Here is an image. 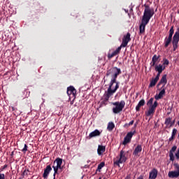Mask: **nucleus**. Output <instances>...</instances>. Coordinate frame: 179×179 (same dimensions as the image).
<instances>
[{"label": "nucleus", "mask_w": 179, "mask_h": 179, "mask_svg": "<svg viewBox=\"0 0 179 179\" xmlns=\"http://www.w3.org/2000/svg\"><path fill=\"white\" fill-rule=\"evenodd\" d=\"M160 57H161L160 55H153V57H152V59L151 60V64H150L151 67L155 66V64L157 62H159V59Z\"/></svg>", "instance_id": "nucleus-17"}, {"label": "nucleus", "mask_w": 179, "mask_h": 179, "mask_svg": "<svg viewBox=\"0 0 179 179\" xmlns=\"http://www.w3.org/2000/svg\"><path fill=\"white\" fill-rule=\"evenodd\" d=\"M116 79H117V78H114L113 79V84L117 83Z\"/></svg>", "instance_id": "nucleus-44"}, {"label": "nucleus", "mask_w": 179, "mask_h": 179, "mask_svg": "<svg viewBox=\"0 0 179 179\" xmlns=\"http://www.w3.org/2000/svg\"><path fill=\"white\" fill-rule=\"evenodd\" d=\"M159 80L157 78L151 79V82H150L149 87H153L155 86L156 83H157Z\"/></svg>", "instance_id": "nucleus-25"}, {"label": "nucleus", "mask_w": 179, "mask_h": 179, "mask_svg": "<svg viewBox=\"0 0 179 179\" xmlns=\"http://www.w3.org/2000/svg\"><path fill=\"white\" fill-rule=\"evenodd\" d=\"M51 171H52V167L50 166V165H47L44 170L43 177L44 178H48L49 173H50Z\"/></svg>", "instance_id": "nucleus-16"}, {"label": "nucleus", "mask_w": 179, "mask_h": 179, "mask_svg": "<svg viewBox=\"0 0 179 179\" xmlns=\"http://www.w3.org/2000/svg\"><path fill=\"white\" fill-rule=\"evenodd\" d=\"M178 43H179V32L176 31L173 36V41H172L173 51H176V50L178 49Z\"/></svg>", "instance_id": "nucleus-8"}, {"label": "nucleus", "mask_w": 179, "mask_h": 179, "mask_svg": "<svg viewBox=\"0 0 179 179\" xmlns=\"http://www.w3.org/2000/svg\"><path fill=\"white\" fill-rule=\"evenodd\" d=\"M171 122V117H167L166 118L164 124L166 125V127L169 126Z\"/></svg>", "instance_id": "nucleus-28"}, {"label": "nucleus", "mask_w": 179, "mask_h": 179, "mask_svg": "<svg viewBox=\"0 0 179 179\" xmlns=\"http://www.w3.org/2000/svg\"><path fill=\"white\" fill-rule=\"evenodd\" d=\"M113 72H114L113 76L115 78H117V76L122 73L120 69H118L117 67L113 68Z\"/></svg>", "instance_id": "nucleus-23"}, {"label": "nucleus", "mask_w": 179, "mask_h": 179, "mask_svg": "<svg viewBox=\"0 0 179 179\" xmlns=\"http://www.w3.org/2000/svg\"><path fill=\"white\" fill-rule=\"evenodd\" d=\"M166 94V88H161V92L155 96V99L156 100H159L163 98V96Z\"/></svg>", "instance_id": "nucleus-14"}, {"label": "nucleus", "mask_w": 179, "mask_h": 179, "mask_svg": "<svg viewBox=\"0 0 179 179\" xmlns=\"http://www.w3.org/2000/svg\"><path fill=\"white\" fill-rule=\"evenodd\" d=\"M101 135V132L98 129H95L94 131L90 133L89 134V138H94L99 136Z\"/></svg>", "instance_id": "nucleus-21"}, {"label": "nucleus", "mask_w": 179, "mask_h": 179, "mask_svg": "<svg viewBox=\"0 0 179 179\" xmlns=\"http://www.w3.org/2000/svg\"><path fill=\"white\" fill-rule=\"evenodd\" d=\"M127 13H128V10H126Z\"/></svg>", "instance_id": "nucleus-53"}, {"label": "nucleus", "mask_w": 179, "mask_h": 179, "mask_svg": "<svg viewBox=\"0 0 179 179\" xmlns=\"http://www.w3.org/2000/svg\"><path fill=\"white\" fill-rule=\"evenodd\" d=\"M178 126H179V121H178Z\"/></svg>", "instance_id": "nucleus-51"}, {"label": "nucleus", "mask_w": 179, "mask_h": 179, "mask_svg": "<svg viewBox=\"0 0 179 179\" xmlns=\"http://www.w3.org/2000/svg\"><path fill=\"white\" fill-rule=\"evenodd\" d=\"M143 150V148L141 145H138L135 148L134 151H133V155L139 156V153H141Z\"/></svg>", "instance_id": "nucleus-19"}, {"label": "nucleus", "mask_w": 179, "mask_h": 179, "mask_svg": "<svg viewBox=\"0 0 179 179\" xmlns=\"http://www.w3.org/2000/svg\"><path fill=\"white\" fill-rule=\"evenodd\" d=\"M177 150V146L174 145L171 150L169 152V157H170V160L171 162L175 161V157L173 152H175Z\"/></svg>", "instance_id": "nucleus-18"}, {"label": "nucleus", "mask_w": 179, "mask_h": 179, "mask_svg": "<svg viewBox=\"0 0 179 179\" xmlns=\"http://www.w3.org/2000/svg\"><path fill=\"white\" fill-rule=\"evenodd\" d=\"M175 30L174 27H171L170 31H169V36L168 37H166L164 39V48H166L169 47V45L171 44V42H173V35H174Z\"/></svg>", "instance_id": "nucleus-5"}, {"label": "nucleus", "mask_w": 179, "mask_h": 179, "mask_svg": "<svg viewBox=\"0 0 179 179\" xmlns=\"http://www.w3.org/2000/svg\"><path fill=\"white\" fill-rule=\"evenodd\" d=\"M107 130L111 131L113 130V122H110L107 126Z\"/></svg>", "instance_id": "nucleus-29"}, {"label": "nucleus", "mask_w": 179, "mask_h": 179, "mask_svg": "<svg viewBox=\"0 0 179 179\" xmlns=\"http://www.w3.org/2000/svg\"><path fill=\"white\" fill-rule=\"evenodd\" d=\"M104 152H106V147L103 145H99L97 148L98 155H101Z\"/></svg>", "instance_id": "nucleus-24"}, {"label": "nucleus", "mask_w": 179, "mask_h": 179, "mask_svg": "<svg viewBox=\"0 0 179 179\" xmlns=\"http://www.w3.org/2000/svg\"><path fill=\"white\" fill-rule=\"evenodd\" d=\"M105 165L106 164L104 162H101V164H99L97 166L96 171L101 172V169L103 168Z\"/></svg>", "instance_id": "nucleus-27"}, {"label": "nucleus", "mask_w": 179, "mask_h": 179, "mask_svg": "<svg viewBox=\"0 0 179 179\" xmlns=\"http://www.w3.org/2000/svg\"><path fill=\"white\" fill-rule=\"evenodd\" d=\"M122 48H126V47L122 46V45H121L120 46H119V48H116V50L113 52V57L117 55L120 53V52L121 51V49Z\"/></svg>", "instance_id": "nucleus-26"}, {"label": "nucleus", "mask_w": 179, "mask_h": 179, "mask_svg": "<svg viewBox=\"0 0 179 179\" xmlns=\"http://www.w3.org/2000/svg\"><path fill=\"white\" fill-rule=\"evenodd\" d=\"M127 159L126 153L123 150H122L120 151L119 160L118 162H114V166H118L120 167V164L127 162Z\"/></svg>", "instance_id": "nucleus-6"}, {"label": "nucleus", "mask_w": 179, "mask_h": 179, "mask_svg": "<svg viewBox=\"0 0 179 179\" xmlns=\"http://www.w3.org/2000/svg\"><path fill=\"white\" fill-rule=\"evenodd\" d=\"M98 179H101V178H98Z\"/></svg>", "instance_id": "nucleus-54"}, {"label": "nucleus", "mask_w": 179, "mask_h": 179, "mask_svg": "<svg viewBox=\"0 0 179 179\" xmlns=\"http://www.w3.org/2000/svg\"><path fill=\"white\" fill-rule=\"evenodd\" d=\"M137 179H144V178H143V176L141 175Z\"/></svg>", "instance_id": "nucleus-45"}, {"label": "nucleus", "mask_w": 179, "mask_h": 179, "mask_svg": "<svg viewBox=\"0 0 179 179\" xmlns=\"http://www.w3.org/2000/svg\"><path fill=\"white\" fill-rule=\"evenodd\" d=\"M112 85H113V79L110 80V83L109 85V88H108L107 92L104 94L101 99V105L106 106L108 104V99L113 94V90H112Z\"/></svg>", "instance_id": "nucleus-2"}, {"label": "nucleus", "mask_w": 179, "mask_h": 179, "mask_svg": "<svg viewBox=\"0 0 179 179\" xmlns=\"http://www.w3.org/2000/svg\"><path fill=\"white\" fill-rule=\"evenodd\" d=\"M155 70L159 73H162L164 69H166V66H164L162 64H159L158 65H155Z\"/></svg>", "instance_id": "nucleus-20"}, {"label": "nucleus", "mask_w": 179, "mask_h": 179, "mask_svg": "<svg viewBox=\"0 0 179 179\" xmlns=\"http://www.w3.org/2000/svg\"><path fill=\"white\" fill-rule=\"evenodd\" d=\"M135 134H136V130L127 133V136H124V138L122 145H127L128 143H131V138H133V136Z\"/></svg>", "instance_id": "nucleus-9"}, {"label": "nucleus", "mask_w": 179, "mask_h": 179, "mask_svg": "<svg viewBox=\"0 0 179 179\" xmlns=\"http://www.w3.org/2000/svg\"><path fill=\"white\" fill-rule=\"evenodd\" d=\"M135 127H136V124H135Z\"/></svg>", "instance_id": "nucleus-52"}, {"label": "nucleus", "mask_w": 179, "mask_h": 179, "mask_svg": "<svg viewBox=\"0 0 179 179\" xmlns=\"http://www.w3.org/2000/svg\"><path fill=\"white\" fill-rule=\"evenodd\" d=\"M163 61H164L163 65H166V66H168V65L169 64V61L167 59L164 58V59H163Z\"/></svg>", "instance_id": "nucleus-33"}, {"label": "nucleus", "mask_w": 179, "mask_h": 179, "mask_svg": "<svg viewBox=\"0 0 179 179\" xmlns=\"http://www.w3.org/2000/svg\"><path fill=\"white\" fill-rule=\"evenodd\" d=\"M11 110H12V111H15V107L12 106V107H11Z\"/></svg>", "instance_id": "nucleus-46"}, {"label": "nucleus", "mask_w": 179, "mask_h": 179, "mask_svg": "<svg viewBox=\"0 0 179 179\" xmlns=\"http://www.w3.org/2000/svg\"><path fill=\"white\" fill-rule=\"evenodd\" d=\"M174 139H175V137L171 136V137L169 138V141H172Z\"/></svg>", "instance_id": "nucleus-43"}, {"label": "nucleus", "mask_w": 179, "mask_h": 179, "mask_svg": "<svg viewBox=\"0 0 179 179\" xmlns=\"http://www.w3.org/2000/svg\"><path fill=\"white\" fill-rule=\"evenodd\" d=\"M176 159H179V148L178 149V152L175 154Z\"/></svg>", "instance_id": "nucleus-36"}, {"label": "nucleus", "mask_w": 179, "mask_h": 179, "mask_svg": "<svg viewBox=\"0 0 179 179\" xmlns=\"http://www.w3.org/2000/svg\"><path fill=\"white\" fill-rule=\"evenodd\" d=\"M119 83H116L115 88L113 90V94H114L119 89Z\"/></svg>", "instance_id": "nucleus-31"}, {"label": "nucleus", "mask_w": 179, "mask_h": 179, "mask_svg": "<svg viewBox=\"0 0 179 179\" xmlns=\"http://www.w3.org/2000/svg\"><path fill=\"white\" fill-rule=\"evenodd\" d=\"M7 168H8V165L5 164L1 167L0 171H3L6 170V169H7Z\"/></svg>", "instance_id": "nucleus-34"}, {"label": "nucleus", "mask_w": 179, "mask_h": 179, "mask_svg": "<svg viewBox=\"0 0 179 179\" xmlns=\"http://www.w3.org/2000/svg\"><path fill=\"white\" fill-rule=\"evenodd\" d=\"M113 57V54L108 55V59H110Z\"/></svg>", "instance_id": "nucleus-41"}, {"label": "nucleus", "mask_w": 179, "mask_h": 179, "mask_svg": "<svg viewBox=\"0 0 179 179\" xmlns=\"http://www.w3.org/2000/svg\"><path fill=\"white\" fill-rule=\"evenodd\" d=\"M124 179H131V175H128V176H127L126 178H124Z\"/></svg>", "instance_id": "nucleus-42"}, {"label": "nucleus", "mask_w": 179, "mask_h": 179, "mask_svg": "<svg viewBox=\"0 0 179 179\" xmlns=\"http://www.w3.org/2000/svg\"><path fill=\"white\" fill-rule=\"evenodd\" d=\"M67 94L68 96L72 95L74 99H76V90L75 89L74 87H68L67 88Z\"/></svg>", "instance_id": "nucleus-12"}, {"label": "nucleus", "mask_w": 179, "mask_h": 179, "mask_svg": "<svg viewBox=\"0 0 179 179\" xmlns=\"http://www.w3.org/2000/svg\"><path fill=\"white\" fill-rule=\"evenodd\" d=\"M19 179H22V178H19Z\"/></svg>", "instance_id": "nucleus-56"}, {"label": "nucleus", "mask_w": 179, "mask_h": 179, "mask_svg": "<svg viewBox=\"0 0 179 179\" xmlns=\"http://www.w3.org/2000/svg\"><path fill=\"white\" fill-rule=\"evenodd\" d=\"M115 124H113V129H115Z\"/></svg>", "instance_id": "nucleus-48"}, {"label": "nucleus", "mask_w": 179, "mask_h": 179, "mask_svg": "<svg viewBox=\"0 0 179 179\" xmlns=\"http://www.w3.org/2000/svg\"><path fill=\"white\" fill-rule=\"evenodd\" d=\"M166 83H167V75L164 74L162 76L161 80H159V82L158 83L157 87H159L162 84H164L162 87V89H163L164 86H166Z\"/></svg>", "instance_id": "nucleus-13"}, {"label": "nucleus", "mask_w": 179, "mask_h": 179, "mask_svg": "<svg viewBox=\"0 0 179 179\" xmlns=\"http://www.w3.org/2000/svg\"><path fill=\"white\" fill-rule=\"evenodd\" d=\"M177 131H178L177 129H175V128H174V129H173V131H172L171 136L176 138V134H177Z\"/></svg>", "instance_id": "nucleus-32"}, {"label": "nucleus", "mask_w": 179, "mask_h": 179, "mask_svg": "<svg viewBox=\"0 0 179 179\" xmlns=\"http://www.w3.org/2000/svg\"><path fill=\"white\" fill-rule=\"evenodd\" d=\"M173 166L176 169V171L168 172V177L171 178L179 177V164L177 163H175L173 164Z\"/></svg>", "instance_id": "nucleus-7"}, {"label": "nucleus", "mask_w": 179, "mask_h": 179, "mask_svg": "<svg viewBox=\"0 0 179 179\" xmlns=\"http://www.w3.org/2000/svg\"><path fill=\"white\" fill-rule=\"evenodd\" d=\"M134 120H131L129 124H128V126H131V125H133L134 124Z\"/></svg>", "instance_id": "nucleus-40"}, {"label": "nucleus", "mask_w": 179, "mask_h": 179, "mask_svg": "<svg viewBox=\"0 0 179 179\" xmlns=\"http://www.w3.org/2000/svg\"><path fill=\"white\" fill-rule=\"evenodd\" d=\"M161 73H162L157 72V76H156V77H155V79L159 80V77H160Z\"/></svg>", "instance_id": "nucleus-37"}, {"label": "nucleus", "mask_w": 179, "mask_h": 179, "mask_svg": "<svg viewBox=\"0 0 179 179\" xmlns=\"http://www.w3.org/2000/svg\"><path fill=\"white\" fill-rule=\"evenodd\" d=\"M25 173H26V170L24 172H22V174L25 175Z\"/></svg>", "instance_id": "nucleus-49"}, {"label": "nucleus", "mask_w": 179, "mask_h": 179, "mask_svg": "<svg viewBox=\"0 0 179 179\" xmlns=\"http://www.w3.org/2000/svg\"><path fill=\"white\" fill-rule=\"evenodd\" d=\"M124 127H129L130 126H128V124H124Z\"/></svg>", "instance_id": "nucleus-47"}, {"label": "nucleus", "mask_w": 179, "mask_h": 179, "mask_svg": "<svg viewBox=\"0 0 179 179\" xmlns=\"http://www.w3.org/2000/svg\"><path fill=\"white\" fill-rule=\"evenodd\" d=\"M145 8L143 18L141 19V23L139 25V34H143L145 31V27L150 22V20L154 15V9L151 8L149 6H145Z\"/></svg>", "instance_id": "nucleus-1"}, {"label": "nucleus", "mask_w": 179, "mask_h": 179, "mask_svg": "<svg viewBox=\"0 0 179 179\" xmlns=\"http://www.w3.org/2000/svg\"><path fill=\"white\" fill-rule=\"evenodd\" d=\"M27 148L28 147H27V144H24V148H22V152L25 153L27 151Z\"/></svg>", "instance_id": "nucleus-35"}, {"label": "nucleus", "mask_w": 179, "mask_h": 179, "mask_svg": "<svg viewBox=\"0 0 179 179\" xmlns=\"http://www.w3.org/2000/svg\"><path fill=\"white\" fill-rule=\"evenodd\" d=\"M73 102H71V105H73Z\"/></svg>", "instance_id": "nucleus-50"}, {"label": "nucleus", "mask_w": 179, "mask_h": 179, "mask_svg": "<svg viewBox=\"0 0 179 179\" xmlns=\"http://www.w3.org/2000/svg\"><path fill=\"white\" fill-rule=\"evenodd\" d=\"M153 101H154V98H151L149 99V101L147 102V106L151 107L152 106H153Z\"/></svg>", "instance_id": "nucleus-30"}, {"label": "nucleus", "mask_w": 179, "mask_h": 179, "mask_svg": "<svg viewBox=\"0 0 179 179\" xmlns=\"http://www.w3.org/2000/svg\"><path fill=\"white\" fill-rule=\"evenodd\" d=\"M178 138H179V134H178Z\"/></svg>", "instance_id": "nucleus-55"}, {"label": "nucleus", "mask_w": 179, "mask_h": 179, "mask_svg": "<svg viewBox=\"0 0 179 179\" xmlns=\"http://www.w3.org/2000/svg\"><path fill=\"white\" fill-rule=\"evenodd\" d=\"M0 179H5V174L4 173H0Z\"/></svg>", "instance_id": "nucleus-38"}, {"label": "nucleus", "mask_w": 179, "mask_h": 179, "mask_svg": "<svg viewBox=\"0 0 179 179\" xmlns=\"http://www.w3.org/2000/svg\"><path fill=\"white\" fill-rule=\"evenodd\" d=\"M131 33L128 32L127 35H124L122 38V47H127L128 45V43L131 42Z\"/></svg>", "instance_id": "nucleus-10"}, {"label": "nucleus", "mask_w": 179, "mask_h": 179, "mask_svg": "<svg viewBox=\"0 0 179 179\" xmlns=\"http://www.w3.org/2000/svg\"><path fill=\"white\" fill-rule=\"evenodd\" d=\"M175 122H176V120H174L173 121H171V123H170V127H171L173 125L175 124Z\"/></svg>", "instance_id": "nucleus-39"}, {"label": "nucleus", "mask_w": 179, "mask_h": 179, "mask_svg": "<svg viewBox=\"0 0 179 179\" xmlns=\"http://www.w3.org/2000/svg\"><path fill=\"white\" fill-rule=\"evenodd\" d=\"M63 164V159L58 157L56 158L54 162V165L52 166V169L54 170V179H55L56 175L58 174L59 170H62V166H61Z\"/></svg>", "instance_id": "nucleus-3"}, {"label": "nucleus", "mask_w": 179, "mask_h": 179, "mask_svg": "<svg viewBox=\"0 0 179 179\" xmlns=\"http://www.w3.org/2000/svg\"><path fill=\"white\" fill-rule=\"evenodd\" d=\"M158 176V171L156 169H153L151 172L149 173V179H155Z\"/></svg>", "instance_id": "nucleus-15"}, {"label": "nucleus", "mask_w": 179, "mask_h": 179, "mask_svg": "<svg viewBox=\"0 0 179 179\" xmlns=\"http://www.w3.org/2000/svg\"><path fill=\"white\" fill-rule=\"evenodd\" d=\"M145 100H144V99H141V100L138 102V105L136 106V110L137 112H139V111L141 110V107H143L144 105H145Z\"/></svg>", "instance_id": "nucleus-22"}, {"label": "nucleus", "mask_w": 179, "mask_h": 179, "mask_svg": "<svg viewBox=\"0 0 179 179\" xmlns=\"http://www.w3.org/2000/svg\"><path fill=\"white\" fill-rule=\"evenodd\" d=\"M158 107V102L155 101L152 106H150L148 111L146 113L147 116H151L155 112L156 108Z\"/></svg>", "instance_id": "nucleus-11"}, {"label": "nucleus", "mask_w": 179, "mask_h": 179, "mask_svg": "<svg viewBox=\"0 0 179 179\" xmlns=\"http://www.w3.org/2000/svg\"><path fill=\"white\" fill-rule=\"evenodd\" d=\"M125 101H121L120 102H114L113 103L115 107L113 109L114 114H119L120 112H122L124 108L125 107Z\"/></svg>", "instance_id": "nucleus-4"}]
</instances>
